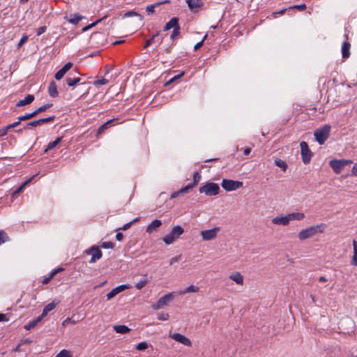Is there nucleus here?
I'll return each mask as SVG.
<instances>
[{
	"label": "nucleus",
	"instance_id": "nucleus-1",
	"mask_svg": "<svg viewBox=\"0 0 357 357\" xmlns=\"http://www.w3.org/2000/svg\"><path fill=\"white\" fill-rule=\"evenodd\" d=\"M326 228V225L321 223L317 225L310 226L305 229H301L298 234V237L299 240L304 241L319 233H324Z\"/></svg>",
	"mask_w": 357,
	"mask_h": 357
},
{
	"label": "nucleus",
	"instance_id": "nucleus-2",
	"mask_svg": "<svg viewBox=\"0 0 357 357\" xmlns=\"http://www.w3.org/2000/svg\"><path fill=\"white\" fill-rule=\"evenodd\" d=\"M331 126L328 124L324 125L321 128L316 129L314 132V136L317 142L322 145L328 139L330 136Z\"/></svg>",
	"mask_w": 357,
	"mask_h": 357
},
{
	"label": "nucleus",
	"instance_id": "nucleus-3",
	"mask_svg": "<svg viewBox=\"0 0 357 357\" xmlns=\"http://www.w3.org/2000/svg\"><path fill=\"white\" fill-rule=\"evenodd\" d=\"M220 190L218 184L213 182H207L199 188V193L209 197L218 195Z\"/></svg>",
	"mask_w": 357,
	"mask_h": 357
},
{
	"label": "nucleus",
	"instance_id": "nucleus-4",
	"mask_svg": "<svg viewBox=\"0 0 357 357\" xmlns=\"http://www.w3.org/2000/svg\"><path fill=\"white\" fill-rule=\"evenodd\" d=\"M183 233L184 229L181 226H174L169 233L162 238V241L165 244L170 245Z\"/></svg>",
	"mask_w": 357,
	"mask_h": 357
},
{
	"label": "nucleus",
	"instance_id": "nucleus-5",
	"mask_svg": "<svg viewBox=\"0 0 357 357\" xmlns=\"http://www.w3.org/2000/svg\"><path fill=\"white\" fill-rule=\"evenodd\" d=\"M353 163L351 160L341 159L337 160L333 159L329 162V165L333 171L336 174H339L342 172V169L347 165Z\"/></svg>",
	"mask_w": 357,
	"mask_h": 357
},
{
	"label": "nucleus",
	"instance_id": "nucleus-6",
	"mask_svg": "<svg viewBox=\"0 0 357 357\" xmlns=\"http://www.w3.org/2000/svg\"><path fill=\"white\" fill-rule=\"evenodd\" d=\"M300 147H301V154L303 162L305 165H307L310 163L311 158L313 155L312 152L309 149L308 145L307 142L303 141L300 143Z\"/></svg>",
	"mask_w": 357,
	"mask_h": 357
},
{
	"label": "nucleus",
	"instance_id": "nucleus-7",
	"mask_svg": "<svg viewBox=\"0 0 357 357\" xmlns=\"http://www.w3.org/2000/svg\"><path fill=\"white\" fill-rule=\"evenodd\" d=\"M243 183L241 181H234L230 179L224 178L222 181L221 185L226 191H234L243 186Z\"/></svg>",
	"mask_w": 357,
	"mask_h": 357
},
{
	"label": "nucleus",
	"instance_id": "nucleus-8",
	"mask_svg": "<svg viewBox=\"0 0 357 357\" xmlns=\"http://www.w3.org/2000/svg\"><path fill=\"white\" fill-rule=\"evenodd\" d=\"M174 298V293H169L158 299L156 303L152 305L153 309L159 310L166 306L170 301Z\"/></svg>",
	"mask_w": 357,
	"mask_h": 357
},
{
	"label": "nucleus",
	"instance_id": "nucleus-9",
	"mask_svg": "<svg viewBox=\"0 0 357 357\" xmlns=\"http://www.w3.org/2000/svg\"><path fill=\"white\" fill-rule=\"evenodd\" d=\"M85 253L89 255H91V258L89 260V263H95L97 260H99L102 256V252L100 249L96 246L93 245L89 249L85 250Z\"/></svg>",
	"mask_w": 357,
	"mask_h": 357
},
{
	"label": "nucleus",
	"instance_id": "nucleus-10",
	"mask_svg": "<svg viewBox=\"0 0 357 357\" xmlns=\"http://www.w3.org/2000/svg\"><path fill=\"white\" fill-rule=\"evenodd\" d=\"M219 230L218 227H215L211 229L202 230L200 234L204 241H211L217 236Z\"/></svg>",
	"mask_w": 357,
	"mask_h": 357
},
{
	"label": "nucleus",
	"instance_id": "nucleus-11",
	"mask_svg": "<svg viewBox=\"0 0 357 357\" xmlns=\"http://www.w3.org/2000/svg\"><path fill=\"white\" fill-rule=\"evenodd\" d=\"M55 119V116H51L47 118L40 119L36 121H31L26 124L23 129L29 128V127L40 126L44 123H52Z\"/></svg>",
	"mask_w": 357,
	"mask_h": 357
},
{
	"label": "nucleus",
	"instance_id": "nucleus-12",
	"mask_svg": "<svg viewBox=\"0 0 357 357\" xmlns=\"http://www.w3.org/2000/svg\"><path fill=\"white\" fill-rule=\"evenodd\" d=\"M169 337L174 340L175 341L187 347L192 346V342L189 338L180 333L169 334Z\"/></svg>",
	"mask_w": 357,
	"mask_h": 357
},
{
	"label": "nucleus",
	"instance_id": "nucleus-13",
	"mask_svg": "<svg viewBox=\"0 0 357 357\" xmlns=\"http://www.w3.org/2000/svg\"><path fill=\"white\" fill-rule=\"evenodd\" d=\"M188 8L192 12H198L204 6L202 0H186Z\"/></svg>",
	"mask_w": 357,
	"mask_h": 357
},
{
	"label": "nucleus",
	"instance_id": "nucleus-14",
	"mask_svg": "<svg viewBox=\"0 0 357 357\" xmlns=\"http://www.w3.org/2000/svg\"><path fill=\"white\" fill-rule=\"evenodd\" d=\"M131 287L129 284H121L119 285L115 288H114L112 291H110L108 294H107L106 297L107 300H110L112 298H114L115 296H116L120 292L130 289Z\"/></svg>",
	"mask_w": 357,
	"mask_h": 357
},
{
	"label": "nucleus",
	"instance_id": "nucleus-15",
	"mask_svg": "<svg viewBox=\"0 0 357 357\" xmlns=\"http://www.w3.org/2000/svg\"><path fill=\"white\" fill-rule=\"evenodd\" d=\"M344 37L346 38V40L342 45L341 51H342V58L347 59L350 56L349 50H350V47H351V44L348 41V40H349L348 34H345Z\"/></svg>",
	"mask_w": 357,
	"mask_h": 357
},
{
	"label": "nucleus",
	"instance_id": "nucleus-16",
	"mask_svg": "<svg viewBox=\"0 0 357 357\" xmlns=\"http://www.w3.org/2000/svg\"><path fill=\"white\" fill-rule=\"evenodd\" d=\"M271 222L275 225L287 226L289 223L288 215L275 217L271 220Z\"/></svg>",
	"mask_w": 357,
	"mask_h": 357
},
{
	"label": "nucleus",
	"instance_id": "nucleus-17",
	"mask_svg": "<svg viewBox=\"0 0 357 357\" xmlns=\"http://www.w3.org/2000/svg\"><path fill=\"white\" fill-rule=\"evenodd\" d=\"M73 63L70 62H68L64 65L63 68H61L54 75V77L56 80H59L63 77L65 74L72 68Z\"/></svg>",
	"mask_w": 357,
	"mask_h": 357
},
{
	"label": "nucleus",
	"instance_id": "nucleus-18",
	"mask_svg": "<svg viewBox=\"0 0 357 357\" xmlns=\"http://www.w3.org/2000/svg\"><path fill=\"white\" fill-rule=\"evenodd\" d=\"M162 225V222L160 220H154L151 224L148 225L146 231L148 234H151L156 231Z\"/></svg>",
	"mask_w": 357,
	"mask_h": 357
},
{
	"label": "nucleus",
	"instance_id": "nucleus-19",
	"mask_svg": "<svg viewBox=\"0 0 357 357\" xmlns=\"http://www.w3.org/2000/svg\"><path fill=\"white\" fill-rule=\"evenodd\" d=\"M229 279L236 282L237 284H243V276L240 272H234L229 275Z\"/></svg>",
	"mask_w": 357,
	"mask_h": 357
},
{
	"label": "nucleus",
	"instance_id": "nucleus-20",
	"mask_svg": "<svg viewBox=\"0 0 357 357\" xmlns=\"http://www.w3.org/2000/svg\"><path fill=\"white\" fill-rule=\"evenodd\" d=\"M65 18L68 22L73 24H77L84 18V17L79 13H73L70 14L69 16L66 17Z\"/></svg>",
	"mask_w": 357,
	"mask_h": 357
},
{
	"label": "nucleus",
	"instance_id": "nucleus-21",
	"mask_svg": "<svg viewBox=\"0 0 357 357\" xmlns=\"http://www.w3.org/2000/svg\"><path fill=\"white\" fill-rule=\"evenodd\" d=\"M179 25L178 24V17H172L169 22H167L165 26H164V31H168L171 29H175V27H177Z\"/></svg>",
	"mask_w": 357,
	"mask_h": 357
},
{
	"label": "nucleus",
	"instance_id": "nucleus-22",
	"mask_svg": "<svg viewBox=\"0 0 357 357\" xmlns=\"http://www.w3.org/2000/svg\"><path fill=\"white\" fill-rule=\"evenodd\" d=\"M34 100V96L31 94L27 95L24 99L20 100L16 107H22L31 104Z\"/></svg>",
	"mask_w": 357,
	"mask_h": 357
},
{
	"label": "nucleus",
	"instance_id": "nucleus-23",
	"mask_svg": "<svg viewBox=\"0 0 357 357\" xmlns=\"http://www.w3.org/2000/svg\"><path fill=\"white\" fill-rule=\"evenodd\" d=\"M115 119H111L105 122L104 124H102L97 130V136H100L102 134L104 133L105 130L108 129L112 126V123L114 121Z\"/></svg>",
	"mask_w": 357,
	"mask_h": 357
},
{
	"label": "nucleus",
	"instance_id": "nucleus-24",
	"mask_svg": "<svg viewBox=\"0 0 357 357\" xmlns=\"http://www.w3.org/2000/svg\"><path fill=\"white\" fill-rule=\"evenodd\" d=\"M48 93H49V95L52 98H56L59 95V93L57 91V86L54 81H52L50 83V85L48 87Z\"/></svg>",
	"mask_w": 357,
	"mask_h": 357
},
{
	"label": "nucleus",
	"instance_id": "nucleus-25",
	"mask_svg": "<svg viewBox=\"0 0 357 357\" xmlns=\"http://www.w3.org/2000/svg\"><path fill=\"white\" fill-rule=\"evenodd\" d=\"M43 319V317H42L41 315L38 316V317L31 320L27 324H26L24 326V328L26 330H31V328L36 326L38 325V324L42 321Z\"/></svg>",
	"mask_w": 357,
	"mask_h": 357
},
{
	"label": "nucleus",
	"instance_id": "nucleus-26",
	"mask_svg": "<svg viewBox=\"0 0 357 357\" xmlns=\"http://www.w3.org/2000/svg\"><path fill=\"white\" fill-rule=\"evenodd\" d=\"M169 3V1L167 0V1H162V2L155 3L153 4L149 5L146 8V11L148 13V15H152L153 13H154L155 8L156 7L159 6L160 5H161L162 3Z\"/></svg>",
	"mask_w": 357,
	"mask_h": 357
},
{
	"label": "nucleus",
	"instance_id": "nucleus-27",
	"mask_svg": "<svg viewBox=\"0 0 357 357\" xmlns=\"http://www.w3.org/2000/svg\"><path fill=\"white\" fill-rule=\"evenodd\" d=\"M202 178L201 174L199 172H195L193 174V183H190L186 185V187H190V190L196 186Z\"/></svg>",
	"mask_w": 357,
	"mask_h": 357
},
{
	"label": "nucleus",
	"instance_id": "nucleus-28",
	"mask_svg": "<svg viewBox=\"0 0 357 357\" xmlns=\"http://www.w3.org/2000/svg\"><path fill=\"white\" fill-rule=\"evenodd\" d=\"M63 270V268H56V269L53 270V271L50 273V275H49L48 277H45V278H44L43 279V280H42V283H43V284H48V283L50 282V280L54 278V276L57 273H59V272H60V271H62Z\"/></svg>",
	"mask_w": 357,
	"mask_h": 357
},
{
	"label": "nucleus",
	"instance_id": "nucleus-29",
	"mask_svg": "<svg viewBox=\"0 0 357 357\" xmlns=\"http://www.w3.org/2000/svg\"><path fill=\"white\" fill-rule=\"evenodd\" d=\"M56 305V303H54V301H52V303L46 305L45 306V307L43 308V312L41 314V317L44 318L45 316H47V314L50 311H52V310H54L55 308Z\"/></svg>",
	"mask_w": 357,
	"mask_h": 357
},
{
	"label": "nucleus",
	"instance_id": "nucleus-30",
	"mask_svg": "<svg viewBox=\"0 0 357 357\" xmlns=\"http://www.w3.org/2000/svg\"><path fill=\"white\" fill-rule=\"evenodd\" d=\"M287 215L289 222L292 220H302L305 218V214L303 213H291Z\"/></svg>",
	"mask_w": 357,
	"mask_h": 357
},
{
	"label": "nucleus",
	"instance_id": "nucleus-31",
	"mask_svg": "<svg viewBox=\"0 0 357 357\" xmlns=\"http://www.w3.org/2000/svg\"><path fill=\"white\" fill-rule=\"evenodd\" d=\"M62 141V137H57L54 141L48 143L45 152H47L49 150H52L55 148Z\"/></svg>",
	"mask_w": 357,
	"mask_h": 357
},
{
	"label": "nucleus",
	"instance_id": "nucleus-32",
	"mask_svg": "<svg viewBox=\"0 0 357 357\" xmlns=\"http://www.w3.org/2000/svg\"><path fill=\"white\" fill-rule=\"evenodd\" d=\"M114 331L121 334H125L128 333L130 331V328H129L128 326L125 325H116L114 326Z\"/></svg>",
	"mask_w": 357,
	"mask_h": 357
},
{
	"label": "nucleus",
	"instance_id": "nucleus-33",
	"mask_svg": "<svg viewBox=\"0 0 357 357\" xmlns=\"http://www.w3.org/2000/svg\"><path fill=\"white\" fill-rule=\"evenodd\" d=\"M190 190V187H183L179 190L174 192L171 194L170 198L174 199L178 197L180 195L187 193Z\"/></svg>",
	"mask_w": 357,
	"mask_h": 357
},
{
	"label": "nucleus",
	"instance_id": "nucleus-34",
	"mask_svg": "<svg viewBox=\"0 0 357 357\" xmlns=\"http://www.w3.org/2000/svg\"><path fill=\"white\" fill-rule=\"evenodd\" d=\"M199 291V288L198 287L191 284L188 287H187L185 289L180 291L178 294L182 295V294H185L187 293H191V292L197 293Z\"/></svg>",
	"mask_w": 357,
	"mask_h": 357
},
{
	"label": "nucleus",
	"instance_id": "nucleus-35",
	"mask_svg": "<svg viewBox=\"0 0 357 357\" xmlns=\"http://www.w3.org/2000/svg\"><path fill=\"white\" fill-rule=\"evenodd\" d=\"M354 255L352 257L351 265L357 266V241H353Z\"/></svg>",
	"mask_w": 357,
	"mask_h": 357
},
{
	"label": "nucleus",
	"instance_id": "nucleus-36",
	"mask_svg": "<svg viewBox=\"0 0 357 357\" xmlns=\"http://www.w3.org/2000/svg\"><path fill=\"white\" fill-rule=\"evenodd\" d=\"M275 164L277 167H280L283 172H286V170L287 169V164L286 163V162L281 159H276L275 160Z\"/></svg>",
	"mask_w": 357,
	"mask_h": 357
},
{
	"label": "nucleus",
	"instance_id": "nucleus-37",
	"mask_svg": "<svg viewBox=\"0 0 357 357\" xmlns=\"http://www.w3.org/2000/svg\"><path fill=\"white\" fill-rule=\"evenodd\" d=\"M80 80H81V79L79 77H76V78L67 77L66 79V84L68 86H75V84L79 83L80 82Z\"/></svg>",
	"mask_w": 357,
	"mask_h": 357
},
{
	"label": "nucleus",
	"instance_id": "nucleus-38",
	"mask_svg": "<svg viewBox=\"0 0 357 357\" xmlns=\"http://www.w3.org/2000/svg\"><path fill=\"white\" fill-rule=\"evenodd\" d=\"M52 105H53L52 103L45 104V105L38 107L37 109L35 110V112H36V114H38L40 112H45L47 109H50V107H52Z\"/></svg>",
	"mask_w": 357,
	"mask_h": 357
},
{
	"label": "nucleus",
	"instance_id": "nucleus-39",
	"mask_svg": "<svg viewBox=\"0 0 357 357\" xmlns=\"http://www.w3.org/2000/svg\"><path fill=\"white\" fill-rule=\"evenodd\" d=\"M148 283V280L146 278H144L140 280L138 282H137L135 285V287L137 289H142L143 287H144L146 284Z\"/></svg>",
	"mask_w": 357,
	"mask_h": 357
},
{
	"label": "nucleus",
	"instance_id": "nucleus-40",
	"mask_svg": "<svg viewBox=\"0 0 357 357\" xmlns=\"http://www.w3.org/2000/svg\"><path fill=\"white\" fill-rule=\"evenodd\" d=\"M36 113L35 111H33V112L31 113H29V114H26L25 115H23V116H20V121H26V120H29V119H31L33 117H35L36 116Z\"/></svg>",
	"mask_w": 357,
	"mask_h": 357
},
{
	"label": "nucleus",
	"instance_id": "nucleus-41",
	"mask_svg": "<svg viewBox=\"0 0 357 357\" xmlns=\"http://www.w3.org/2000/svg\"><path fill=\"white\" fill-rule=\"evenodd\" d=\"M55 357H72V354L70 351L63 349Z\"/></svg>",
	"mask_w": 357,
	"mask_h": 357
},
{
	"label": "nucleus",
	"instance_id": "nucleus-42",
	"mask_svg": "<svg viewBox=\"0 0 357 357\" xmlns=\"http://www.w3.org/2000/svg\"><path fill=\"white\" fill-rule=\"evenodd\" d=\"M8 240L7 234L3 231H0V245L4 243Z\"/></svg>",
	"mask_w": 357,
	"mask_h": 357
},
{
	"label": "nucleus",
	"instance_id": "nucleus-43",
	"mask_svg": "<svg viewBox=\"0 0 357 357\" xmlns=\"http://www.w3.org/2000/svg\"><path fill=\"white\" fill-rule=\"evenodd\" d=\"M107 83H108V80L107 79H105V78L102 77L101 79L96 80L93 82V85L96 86H100V85L106 84Z\"/></svg>",
	"mask_w": 357,
	"mask_h": 357
},
{
	"label": "nucleus",
	"instance_id": "nucleus-44",
	"mask_svg": "<svg viewBox=\"0 0 357 357\" xmlns=\"http://www.w3.org/2000/svg\"><path fill=\"white\" fill-rule=\"evenodd\" d=\"M139 220V219L137 218L134 219L132 221L129 222L125 224L122 227L119 228V229L127 230V229H128L131 227V225L134 222H138Z\"/></svg>",
	"mask_w": 357,
	"mask_h": 357
},
{
	"label": "nucleus",
	"instance_id": "nucleus-45",
	"mask_svg": "<svg viewBox=\"0 0 357 357\" xmlns=\"http://www.w3.org/2000/svg\"><path fill=\"white\" fill-rule=\"evenodd\" d=\"M100 247L105 249H112L114 247V244L111 241H105L101 244Z\"/></svg>",
	"mask_w": 357,
	"mask_h": 357
},
{
	"label": "nucleus",
	"instance_id": "nucleus-46",
	"mask_svg": "<svg viewBox=\"0 0 357 357\" xmlns=\"http://www.w3.org/2000/svg\"><path fill=\"white\" fill-rule=\"evenodd\" d=\"M180 33V26L178 25L177 27H175V29H173V32L171 34V39L174 40Z\"/></svg>",
	"mask_w": 357,
	"mask_h": 357
},
{
	"label": "nucleus",
	"instance_id": "nucleus-47",
	"mask_svg": "<svg viewBox=\"0 0 357 357\" xmlns=\"http://www.w3.org/2000/svg\"><path fill=\"white\" fill-rule=\"evenodd\" d=\"M101 21H102V20L99 19V20H96V22H94L93 23H91V24L84 26L82 29V31H86L89 30L90 29H91L92 27L95 26L96 24H98Z\"/></svg>",
	"mask_w": 357,
	"mask_h": 357
},
{
	"label": "nucleus",
	"instance_id": "nucleus-48",
	"mask_svg": "<svg viewBox=\"0 0 357 357\" xmlns=\"http://www.w3.org/2000/svg\"><path fill=\"white\" fill-rule=\"evenodd\" d=\"M158 36V33H156L155 35H153L151 38L146 40L144 48H146L147 47L150 46L151 44L155 43V38Z\"/></svg>",
	"mask_w": 357,
	"mask_h": 357
},
{
	"label": "nucleus",
	"instance_id": "nucleus-49",
	"mask_svg": "<svg viewBox=\"0 0 357 357\" xmlns=\"http://www.w3.org/2000/svg\"><path fill=\"white\" fill-rule=\"evenodd\" d=\"M147 348H148V344L145 342L139 343L136 347V349L138 351H143V350L146 349Z\"/></svg>",
	"mask_w": 357,
	"mask_h": 357
},
{
	"label": "nucleus",
	"instance_id": "nucleus-50",
	"mask_svg": "<svg viewBox=\"0 0 357 357\" xmlns=\"http://www.w3.org/2000/svg\"><path fill=\"white\" fill-rule=\"evenodd\" d=\"M169 314L165 312H160L158 314V319L161 321H166L169 319Z\"/></svg>",
	"mask_w": 357,
	"mask_h": 357
},
{
	"label": "nucleus",
	"instance_id": "nucleus-51",
	"mask_svg": "<svg viewBox=\"0 0 357 357\" xmlns=\"http://www.w3.org/2000/svg\"><path fill=\"white\" fill-rule=\"evenodd\" d=\"M307 6L305 3L300 4V5H295L291 7H290V9H297L298 10L303 11L306 9Z\"/></svg>",
	"mask_w": 357,
	"mask_h": 357
},
{
	"label": "nucleus",
	"instance_id": "nucleus-52",
	"mask_svg": "<svg viewBox=\"0 0 357 357\" xmlns=\"http://www.w3.org/2000/svg\"><path fill=\"white\" fill-rule=\"evenodd\" d=\"M28 40V36L26 35H24L21 39L20 40L18 44H17V47L20 48Z\"/></svg>",
	"mask_w": 357,
	"mask_h": 357
},
{
	"label": "nucleus",
	"instance_id": "nucleus-53",
	"mask_svg": "<svg viewBox=\"0 0 357 357\" xmlns=\"http://www.w3.org/2000/svg\"><path fill=\"white\" fill-rule=\"evenodd\" d=\"M47 30V26H40L38 29H37L36 30V35L38 36L42 35L43 33H44Z\"/></svg>",
	"mask_w": 357,
	"mask_h": 357
},
{
	"label": "nucleus",
	"instance_id": "nucleus-54",
	"mask_svg": "<svg viewBox=\"0 0 357 357\" xmlns=\"http://www.w3.org/2000/svg\"><path fill=\"white\" fill-rule=\"evenodd\" d=\"M9 130H10V128L8 126H6L3 128H1L0 129V137L6 135Z\"/></svg>",
	"mask_w": 357,
	"mask_h": 357
},
{
	"label": "nucleus",
	"instance_id": "nucleus-55",
	"mask_svg": "<svg viewBox=\"0 0 357 357\" xmlns=\"http://www.w3.org/2000/svg\"><path fill=\"white\" fill-rule=\"evenodd\" d=\"M76 324V321L73 320L72 318H70V317H68L67 319H66L63 321V326H66L67 324Z\"/></svg>",
	"mask_w": 357,
	"mask_h": 357
},
{
	"label": "nucleus",
	"instance_id": "nucleus-56",
	"mask_svg": "<svg viewBox=\"0 0 357 357\" xmlns=\"http://www.w3.org/2000/svg\"><path fill=\"white\" fill-rule=\"evenodd\" d=\"M206 35L204 37V38H203V40H202V41H200V42L197 43L195 45V47H194V50H199V49H200V48L202 47V45H203V44H204V40L206 39Z\"/></svg>",
	"mask_w": 357,
	"mask_h": 357
},
{
	"label": "nucleus",
	"instance_id": "nucleus-57",
	"mask_svg": "<svg viewBox=\"0 0 357 357\" xmlns=\"http://www.w3.org/2000/svg\"><path fill=\"white\" fill-rule=\"evenodd\" d=\"M21 121H20V116H19L17 121H15V122H14L13 123H10V124L8 125V126L9 127V128L10 130L12 128L17 127L20 124Z\"/></svg>",
	"mask_w": 357,
	"mask_h": 357
},
{
	"label": "nucleus",
	"instance_id": "nucleus-58",
	"mask_svg": "<svg viewBox=\"0 0 357 357\" xmlns=\"http://www.w3.org/2000/svg\"><path fill=\"white\" fill-rule=\"evenodd\" d=\"M28 182L29 181H25L22 185H21L15 190L14 193H20L23 190L24 187L26 185Z\"/></svg>",
	"mask_w": 357,
	"mask_h": 357
},
{
	"label": "nucleus",
	"instance_id": "nucleus-59",
	"mask_svg": "<svg viewBox=\"0 0 357 357\" xmlns=\"http://www.w3.org/2000/svg\"><path fill=\"white\" fill-rule=\"evenodd\" d=\"M351 174L353 176H357V162L354 164L351 169Z\"/></svg>",
	"mask_w": 357,
	"mask_h": 357
},
{
	"label": "nucleus",
	"instance_id": "nucleus-60",
	"mask_svg": "<svg viewBox=\"0 0 357 357\" xmlns=\"http://www.w3.org/2000/svg\"><path fill=\"white\" fill-rule=\"evenodd\" d=\"M116 238L117 241H121L123 238V234L121 232H118L116 235Z\"/></svg>",
	"mask_w": 357,
	"mask_h": 357
},
{
	"label": "nucleus",
	"instance_id": "nucleus-61",
	"mask_svg": "<svg viewBox=\"0 0 357 357\" xmlns=\"http://www.w3.org/2000/svg\"><path fill=\"white\" fill-rule=\"evenodd\" d=\"M183 75H184V72H181L179 75H176V76H174L173 78H172V79H170L169 82H172L174 80H175V79H178V78H180V77H183Z\"/></svg>",
	"mask_w": 357,
	"mask_h": 357
},
{
	"label": "nucleus",
	"instance_id": "nucleus-62",
	"mask_svg": "<svg viewBox=\"0 0 357 357\" xmlns=\"http://www.w3.org/2000/svg\"><path fill=\"white\" fill-rule=\"evenodd\" d=\"M8 320L5 314L0 313V321H7Z\"/></svg>",
	"mask_w": 357,
	"mask_h": 357
},
{
	"label": "nucleus",
	"instance_id": "nucleus-63",
	"mask_svg": "<svg viewBox=\"0 0 357 357\" xmlns=\"http://www.w3.org/2000/svg\"><path fill=\"white\" fill-rule=\"evenodd\" d=\"M250 152H251V149H250V148H249V147H247V148H245V149L243 150V154H244L245 155H249V154L250 153Z\"/></svg>",
	"mask_w": 357,
	"mask_h": 357
},
{
	"label": "nucleus",
	"instance_id": "nucleus-64",
	"mask_svg": "<svg viewBox=\"0 0 357 357\" xmlns=\"http://www.w3.org/2000/svg\"><path fill=\"white\" fill-rule=\"evenodd\" d=\"M319 281L320 282H326L328 281L327 278L325 276H320L319 278Z\"/></svg>",
	"mask_w": 357,
	"mask_h": 357
}]
</instances>
